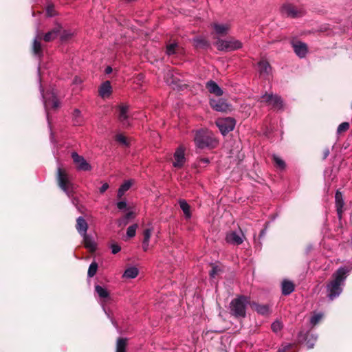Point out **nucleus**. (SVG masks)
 <instances>
[{"mask_svg": "<svg viewBox=\"0 0 352 352\" xmlns=\"http://www.w3.org/2000/svg\"><path fill=\"white\" fill-rule=\"evenodd\" d=\"M138 274V270L135 267H131L127 268L124 274L123 277L126 278H134Z\"/></svg>", "mask_w": 352, "mask_h": 352, "instance_id": "nucleus-31", "label": "nucleus"}, {"mask_svg": "<svg viewBox=\"0 0 352 352\" xmlns=\"http://www.w3.org/2000/svg\"><path fill=\"white\" fill-rule=\"evenodd\" d=\"M273 159H274V162L276 164V166L280 168V169H284L285 167V162L281 159L279 157L276 156V155H274L273 156Z\"/></svg>", "mask_w": 352, "mask_h": 352, "instance_id": "nucleus-41", "label": "nucleus"}, {"mask_svg": "<svg viewBox=\"0 0 352 352\" xmlns=\"http://www.w3.org/2000/svg\"><path fill=\"white\" fill-rule=\"evenodd\" d=\"M46 14L49 17H52L56 14L54 7L52 4H48L46 8Z\"/></svg>", "mask_w": 352, "mask_h": 352, "instance_id": "nucleus-44", "label": "nucleus"}, {"mask_svg": "<svg viewBox=\"0 0 352 352\" xmlns=\"http://www.w3.org/2000/svg\"><path fill=\"white\" fill-rule=\"evenodd\" d=\"M261 234H264V230L261 231Z\"/></svg>", "mask_w": 352, "mask_h": 352, "instance_id": "nucleus-61", "label": "nucleus"}, {"mask_svg": "<svg viewBox=\"0 0 352 352\" xmlns=\"http://www.w3.org/2000/svg\"><path fill=\"white\" fill-rule=\"evenodd\" d=\"M128 109L129 107L125 104H122L119 107V120L124 126H129V122L128 120Z\"/></svg>", "mask_w": 352, "mask_h": 352, "instance_id": "nucleus-20", "label": "nucleus"}, {"mask_svg": "<svg viewBox=\"0 0 352 352\" xmlns=\"http://www.w3.org/2000/svg\"><path fill=\"white\" fill-rule=\"evenodd\" d=\"M102 307L103 310L106 312V310H105V308L104 307V305H102Z\"/></svg>", "mask_w": 352, "mask_h": 352, "instance_id": "nucleus-59", "label": "nucleus"}, {"mask_svg": "<svg viewBox=\"0 0 352 352\" xmlns=\"http://www.w3.org/2000/svg\"><path fill=\"white\" fill-rule=\"evenodd\" d=\"M98 264L96 262H92L88 269L87 275L89 277H93L97 272Z\"/></svg>", "mask_w": 352, "mask_h": 352, "instance_id": "nucleus-40", "label": "nucleus"}, {"mask_svg": "<svg viewBox=\"0 0 352 352\" xmlns=\"http://www.w3.org/2000/svg\"><path fill=\"white\" fill-rule=\"evenodd\" d=\"M235 124L234 119L230 117L218 119L216 121V125L223 135L232 131L234 129Z\"/></svg>", "mask_w": 352, "mask_h": 352, "instance_id": "nucleus-9", "label": "nucleus"}, {"mask_svg": "<svg viewBox=\"0 0 352 352\" xmlns=\"http://www.w3.org/2000/svg\"><path fill=\"white\" fill-rule=\"evenodd\" d=\"M116 140L124 146H128V142L126 138L122 134H118L116 135Z\"/></svg>", "mask_w": 352, "mask_h": 352, "instance_id": "nucleus-47", "label": "nucleus"}, {"mask_svg": "<svg viewBox=\"0 0 352 352\" xmlns=\"http://www.w3.org/2000/svg\"><path fill=\"white\" fill-rule=\"evenodd\" d=\"M250 302L249 298L241 296L230 302V311L236 317L244 318L246 316V306Z\"/></svg>", "mask_w": 352, "mask_h": 352, "instance_id": "nucleus-5", "label": "nucleus"}, {"mask_svg": "<svg viewBox=\"0 0 352 352\" xmlns=\"http://www.w3.org/2000/svg\"><path fill=\"white\" fill-rule=\"evenodd\" d=\"M135 218V213L133 211H129L122 217L118 220L119 227L126 226L129 221Z\"/></svg>", "mask_w": 352, "mask_h": 352, "instance_id": "nucleus-25", "label": "nucleus"}, {"mask_svg": "<svg viewBox=\"0 0 352 352\" xmlns=\"http://www.w3.org/2000/svg\"><path fill=\"white\" fill-rule=\"evenodd\" d=\"M302 332H300V333H299V336H299V337H301V336H302Z\"/></svg>", "mask_w": 352, "mask_h": 352, "instance_id": "nucleus-60", "label": "nucleus"}, {"mask_svg": "<svg viewBox=\"0 0 352 352\" xmlns=\"http://www.w3.org/2000/svg\"><path fill=\"white\" fill-rule=\"evenodd\" d=\"M317 338V335L312 333L307 335V337L305 338V342L308 349H312L314 347L315 342L316 341Z\"/></svg>", "mask_w": 352, "mask_h": 352, "instance_id": "nucleus-36", "label": "nucleus"}, {"mask_svg": "<svg viewBox=\"0 0 352 352\" xmlns=\"http://www.w3.org/2000/svg\"><path fill=\"white\" fill-rule=\"evenodd\" d=\"M111 85L109 81L107 80L104 82L99 87V95L104 98H107L111 94Z\"/></svg>", "mask_w": 352, "mask_h": 352, "instance_id": "nucleus-23", "label": "nucleus"}, {"mask_svg": "<svg viewBox=\"0 0 352 352\" xmlns=\"http://www.w3.org/2000/svg\"><path fill=\"white\" fill-rule=\"evenodd\" d=\"M57 182L59 188L71 199L72 203L74 206H77L79 201L74 195L76 186L72 182V177L60 167L57 170Z\"/></svg>", "mask_w": 352, "mask_h": 352, "instance_id": "nucleus-2", "label": "nucleus"}, {"mask_svg": "<svg viewBox=\"0 0 352 352\" xmlns=\"http://www.w3.org/2000/svg\"><path fill=\"white\" fill-rule=\"evenodd\" d=\"M112 72V68L111 67H107L106 69H105V73L109 74L110 73Z\"/></svg>", "mask_w": 352, "mask_h": 352, "instance_id": "nucleus-56", "label": "nucleus"}, {"mask_svg": "<svg viewBox=\"0 0 352 352\" xmlns=\"http://www.w3.org/2000/svg\"><path fill=\"white\" fill-rule=\"evenodd\" d=\"M151 234H152V230L151 228H147V229L144 230V231L143 232V235H144L143 241L149 242Z\"/></svg>", "mask_w": 352, "mask_h": 352, "instance_id": "nucleus-45", "label": "nucleus"}, {"mask_svg": "<svg viewBox=\"0 0 352 352\" xmlns=\"http://www.w3.org/2000/svg\"><path fill=\"white\" fill-rule=\"evenodd\" d=\"M215 45L219 50L226 52L236 50L243 47L242 43L234 38L218 39Z\"/></svg>", "mask_w": 352, "mask_h": 352, "instance_id": "nucleus-6", "label": "nucleus"}, {"mask_svg": "<svg viewBox=\"0 0 352 352\" xmlns=\"http://www.w3.org/2000/svg\"><path fill=\"white\" fill-rule=\"evenodd\" d=\"M40 39H41V36L40 34L37 32L36 36H35L33 41L32 50L34 54L38 56V58H41L43 56L41 44L39 42Z\"/></svg>", "mask_w": 352, "mask_h": 352, "instance_id": "nucleus-21", "label": "nucleus"}, {"mask_svg": "<svg viewBox=\"0 0 352 352\" xmlns=\"http://www.w3.org/2000/svg\"><path fill=\"white\" fill-rule=\"evenodd\" d=\"M172 72L168 70L166 73V76L165 77V80L167 84H174L175 82V79L173 78Z\"/></svg>", "mask_w": 352, "mask_h": 352, "instance_id": "nucleus-43", "label": "nucleus"}, {"mask_svg": "<svg viewBox=\"0 0 352 352\" xmlns=\"http://www.w3.org/2000/svg\"><path fill=\"white\" fill-rule=\"evenodd\" d=\"M210 104L217 111L226 112L230 110V105L223 98L210 99Z\"/></svg>", "mask_w": 352, "mask_h": 352, "instance_id": "nucleus-12", "label": "nucleus"}, {"mask_svg": "<svg viewBox=\"0 0 352 352\" xmlns=\"http://www.w3.org/2000/svg\"><path fill=\"white\" fill-rule=\"evenodd\" d=\"M61 30V25L58 23H56L55 26L51 30L45 34L43 36V40L46 42H50L54 40L58 37V36H59Z\"/></svg>", "mask_w": 352, "mask_h": 352, "instance_id": "nucleus-13", "label": "nucleus"}, {"mask_svg": "<svg viewBox=\"0 0 352 352\" xmlns=\"http://www.w3.org/2000/svg\"><path fill=\"white\" fill-rule=\"evenodd\" d=\"M209 162L210 161L208 158H201L199 162V165H201V164H208Z\"/></svg>", "mask_w": 352, "mask_h": 352, "instance_id": "nucleus-54", "label": "nucleus"}, {"mask_svg": "<svg viewBox=\"0 0 352 352\" xmlns=\"http://www.w3.org/2000/svg\"><path fill=\"white\" fill-rule=\"evenodd\" d=\"M293 49L296 54L300 58H304L307 53V45L301 41L292 43Z\"/></svg>", "mask_w": 352, "mask_h": 352, "instance_id": "nucleus-14", "label": "nucleus"}, {"mask_svg": "<svg viewBox=\"0 0 352 352\" xmlns=\"http://www.w3.org/2000/svg\"><path fill=\"white\" fill-rule=\"evenodd\" d=\"M258 70L261 76L267 77L272 72V67L265 60H262L258 63Z\"/></svg>", "mask_w": 352, "mask_h": 352, "instance_id": "nucleus-16", "label": "nucleus"}, {"mask_svg": "<svg viewBox=\"0 0 352 352\" xmlns=\"http://www.w3.org/2000/svg\"><path fill=\"white\" fill-rule=\"evenodd\" d=\"M349 124L348 122H342L338 126V127L337 129V133H341L342 132H344V131H347L349 129Z\"/></svg>", "mask_w": 352, "mask_h": 352, "instance_id": "nucleus-42", "label": "nucleus"}, {"mask_svg": "<svg viewBox=\"0 0 352 352\" xmlns=\"http://www.w3.org/2000/svg\"><path fill=\"white\" fill-rule=\"evenodd\" d=\"M260 102L265 103L266 105L270 106L276 110H283L284 109L283 100L277 94H265L261 96Z\"/></svg>", "mask_w": 352, "mask_h": 352, "instance_id": "nucleus-7", "label": "nucleus"}, {"mask_svg": "<svg viewBox=\"0 0 352 352\" xmlns=\"http://www.w3.org/2000/svg\"><path fill=\"white\" fill-rule=\"evenodd\" d=\"M73 122L75 125H81L83 123V118L81 112L78 109H75L73 112Z\"/></svg>", "mask_w": 352, "mask_h": 352, "instance_id": "nucleus-34", "label": "nucleus"}, {"mask_svg": "<svg viewBox=\"0 0 352 352\" xmlns=\"http://www.w3.org/2000/svg\"><path fill=\"white\" fill-rule=\"evenodd\" d=\"M244 239L245 235L241 229L239 231H230L226 236V242L234 245H241L244 241Z\"/></svg>", "mask_w": 352, "mask_h": 352, "instance_id": "nucleus-10", "label": "nucleus"}, {"mask_svg": "<svg viewBox=\"0 0 352 352\" xmlns=\"http://www.w3.org/2000/svg\"><path fill=\"white\" fill-rule=\"evenodd\" d=\"M74 82L75 83H80L81 80L78 78L76 77L75 79H74Z\"/></svg>", "mask_w": 352, "mask_h": 352, "instance_id": "nucleus-57", "label": "nucleus"}, {"mask_svg": "<svg viewBox=\"0 0 352 352\" xmlns=\"http://www.w3.org/2000/svg\"><path fill=\"white\" fill-rule=\"evenodd\" d=\"M126 338H119L117 340L116 352H126Z\"/></svg>", "mask_w": 352, "mask_h": 352, "instance_id": "nucleus-35", "label": "nucleus"}, {"mask_svg": "<svg viewBox=\"0 0 352 352\" xmlns=\"http://www.w3.org/2000/svg\"><path fill=\"white\" fill-rule=\"evenodd\" d=\"M351 270L352 266L340 267L333 274L332 280L327 285V296L330 300H333L341 294L345 280Z\"/></svg>", "mask_w": 352, "mask_h": 352, "instance_id": "nucleus-1", "label": "nucleus"}, {"mask_svg": "<svg viewBox=\"0 0 352 352\" xmlns=\"http://www.w3.org/2000/svg\"><path fill=\"white\" fill-rule=\"evenodd\" d=\"M83 238V243L86 248L89 249L91 252H94L96 250V244L93 238L85 234V235H81Z\"/></svg>", "mask_w": 352, "mask_h": 352, "instance_id": "nucleus-26", "label": "nucleus"}, {"mask_svg": "<svg viewBox=\"0 0 352 352\" xmlns=\"http://www.w3.org/2000/svg\"><path fill=\"white\" fill-rule=\"evenodd\" d=\"M212 27L213 28L215 33L220 36L226 35L230 29V25L228 24L223 23H214L212 24Z\"/></svg>", "mask_w": 352, "mask_h": 352, "instance_id": "nucleus-24", "label": "nucleus"}, {"mask_svg": "<svg viewBox=\"0 0 352 352\" xmlns=\"http://www.w3.org/2000/svg\"><path fill=\"white\" fill-rule=\"evenodd\" d=\"M95 292L100 299L104 300L109 297L108 290L100 285H97L95 286Z\"/></svg>", "mask_w": 352, "mask_h": 352, "instance_id": "nucleus-30", "label": "nucleus"}, {"mask_svg": "<svg viewBox=\"0 0 352 352\" xmlns=\"http://www.w3.org/2000/svg\"><path fill=\"white\" fill-rule=\"evenodd\" d=\"M116 206L120 210H125L127 209V204L125 201H118Z\"/></svg>", "mask_w": 352, "mask_h": 352, "instance_id": "nucleus-51", "label": "nucleus"}, {"mask_svg": "<svg viewBox=\"0 0 352 352\" xmlns=\"http://www.w3.org/2000/svg\"><path fill=\"white\" fill-rule=\"evenodd\" d=\"M109 188V184L107 183H104L100 188V192L103 193Z\"/></svg>", "mask_w": 352, "mask_h": 352, "instance_id": "nucleus-52", "label": "nucleus"}, {"mask_svg": "<svg viewBox=\"0 0 352 352\" xmlns=\"http://www.w3.org/2000/svg\"><path fill=\"white\" fill-rule=\"evenodd\" d=\"M329 155V148L324 149L323 152V159H326Z\"/></svg>", "mask_w": 352, "mask_h": 352, "instance_id": "nucleus-55", "label": "nucleus"}, {"mask_svg": "<svg viewBox=\"0 0 352 352\" xmlns=\"http://www.w3.org/2000/svg\"><path fill=\"white\" fill-rule=\"evenodd\" d=\"M192 42L196 48L207 49L210 47V43L202 37L194 38Z\"/></svg>", "mask_w": 352, "mask_h": 352, "instance_id": "nucleus-27", "label": "nucleus"}, {"mask_svg": "<svg viewBox=\"0 0 352 352\" xmlns=\"http://www.w3.org/2000/svg\"><path fill=\"white\" fill-rule=\"evenodd\" d=\"M72 157L78 170L88 171L91 169V165L82 156L79 155L77 153L73 152Z\"/></svg>", "mask_w": 352, "mask_h": 352, "instance_id": "nucleus-11", "label": "nucleus"}, {"mask_svg": "<svg viewBox=\"0 0 352 352\" xmlns=\"http://www.w3.org/2000/svg\"><path fill=\"white\" fill-rule=\"evenodd\" d=\"M131 185L132 182L131 180L126 181L123 184H122L118 190V197L121 198L125 192L131 188Z\"/></svg>", "mask_w": 352, "mask_h": 352, "instance_id": "nucleus-33", "label": "nucleus"}, {"mask_svg": "<svg viewBox=\"0 0 352 352\" xmlns=\"http://www.w3.org/2000/svg\"><path fill=\"white\" fill-rule=\"evenodd\" d=\"M220 268L217 265H213L212 270L210 272V276L211 278H214L217 274L220 272Z\"/></svg>", "mask_w": 352, "mask_h": 352, "instance_id": "nucleus-49", "label": "nucleus"}, {"mask_svg": "<svg viewBox=\"0 0 352 352\" xmlns=\"http://www.w3.org/2000/svg\"><path fill=\"white\" fill-rule=\"evenodd\" d=\"M178 45L176 43H173L167 45L166 46V54L168 55H173L176 53Z\"/></svg>", "mask_w": 352, "mask_h": 352, "instance_id": "nucleus-38", "label": "nucleus"}, {"mask_svg": "<svg viewBox=\"0 0 352 352\" xmlns=\"http://www.w3.org/2000/svg\"><path fill=\"white\" fill-rule=\"evenodd\" d=\"M281 12L283 15L291 18H296L304 14L303 8L297 6L292 3H285L281 7Z\"/></svg>", "mask_w": 352, "mask_h": 352, "instance_id": "nucleus-8", "label": "nucleus"}, {"mask_svg": "<svg viewBox=\"0 0 352 352\" xmlns=\"http://www.w3.org/2000/svg\"><path fill=\"white\" fill-rule=\"evenodd\" d=\"M292 346V344L290 343H285L281 345V346L278 349V352H286L289 351Z\"/></svg>", "mask_w": 352, "mask_h": 352, "instance_id": "nucleus-48", "label": "nucleus"}, {"mask_svg": "<svg viewBox=\"0 0 352 352\" xmlns=\"http://www.w3.org/2000/svg\"><path fill=\"white\" fill-rule=\"evenodd\" d=\"M336 207L338 217L340 219L342 214V209L344 202L342 198V195L340 192L337 191L335 195Z\"/></svg>", "mask_w": 352, "mask_h": 352, "instance_id": "nucleus-22", "label": "nucleus"}, {"mask_svg": "<svg viewBox=\"0 0 352 352\" xmlns=\"http://www.w3.org/2000/svg\"><path fill=\"white\" fill-rule=\"evenodd\" d=\"M110 248L111 250V252L113 254L118 253L121 250L120 246L115 243H111Z\"/></svg>", "mask_w": 352, "mask_h": 352, "instance_id": "nucleus-50", "label": "nucleus"}, {"mask_svg": "<svg viewBox=\"0 0 352 352\" xmlns=\"http://www.w3.org/2000/svg\"><path fill=\"white\" fill-rule=\"evenodd\" d=\"M282 324L279 321H275L272 324V329L274 332H278L282 329Z\"/></svg>", "mask_w": 352, "mask_h": 352, "instance_id": "nucleus-46", "label": "nucleus"}, {"mask_svg": "<svg viewBox=\"0 0 352 352\" xmlns=\"http://www.w3.org/2000/svg\"><path fill=\"white\" fill-rule=\"evenodd\" d=\"M138 227V226L136 223L130 226L126 230V236L129 238L135 236Z\"/></svg>", "mask_w": 352, "mask_h": 352, "instance_id": "nucleus-39", "label": "nucleus"}, {"mask_svg": "<svg viewBox=\"0 0 352 352\" xmlns=\"http://www.w3.org/2000/svg\"><path fill=\"white\" fill-rule=\"evenodd\" d=\"M175 161L173 166L176 168H181L185 162L184 150L182 148H178L174 154Z\"/></svg>", "mask_w": 352, "mask_h": 352, "instance_id": "nucleus-15", "label": "nucleus"}, {"mask_svg": "<svg viewBox=\"0 0 352 352\" xmlns=\"http://www.w3.org/2000/svg\"><path fill=\"white\" fill-rule=\"evenodd\" d=\"M179 204L185 215V217L186 219H190L192 216L190 212V207L189 204L186 202V201L184 199H180L179 200Z\"/></svg>", "mask_w": 352, "mask_h": 352, "instance_id": "nucleus-29", "label": "nucleus"}, {"mask_svg": "<svg viewBox=\"0 0 352 352\" xmlns=\"http://www.w3.org/2000/svg\"><path fill=\"white\" fill-rule=\"evenodd\" d=\"M324 314L322 312H314L310 318V324L312 327L318 324L323 318Z\"/></svg>", "mask_w": 352, "mask_h": 352, "instance_id": "nucleus-32", "label": "nucleus"}, {"mask_svg": "<svg viewBox=\"0 0 352 352\" xmlns=\"http://www.w3.org/2000/svg\"><path fill=\"white\" fill-rule=\"evenodd\" d=\"M38 72L39 75V89L43 98V104L46 113L47 120L49 126H50V109H56L59 107V101L56 98V93L54 90L47 91L46 94L44 93L43 88L41 85V78L40 74V67L38 68Z\"/></svg>", "mask_w": 352, "mask_h": 352, "instance_id": "nucleus-3", "label": "nucleus"}, {"mask_svg": "<svg viewBox=\"0 0 352 352\" xmlns=\"http://www.w3.org/2000/svg\"><path fill=\"white\" fill-rule=\"evenodd\" d=\"M50 135H51V140H53V134H52V132H51Z\"/></svg>", "mask_w": 352, "mask_h": 352, "instance_id": "nucleus-58", "label": "nucleus"}, {"mask_svg": "<svg viewBox=\"0 0 352 352\" xmlns=\"http://www.w3.org/2000/svg\"><path fill=\"white\" fill-rule=\"evenodd\" d=\"M251 307L256 311L258 314L261 315H267L270 312L269 306L267 305H260L256 302H252Z\"/></svg>", "mask_w": 352, "mask_h": 352, "instance_id": "nucleus-28", "label": "nucleus"}, {"mask_svg": "<svg viewBox=\"0 0 352 352\" xmlns=\"http://www.w3.org/2000/svg\"><path fill=\"white\" fill-rule=\"evenodd\" d=\"M142 249L144 252H146L148 250L149 247V242L148 241H142Z\"/></svg>", "mask_w": 352, "mask_h": 352, "instance_id": "nucleus-53", "label": "nucleus"}, {"mask_svg": "<svg viewBox=\"0 0 352 352\" xmlns=\"http://www.w3.org/2000/svg\"><path fill=\"white\" fill-rule=\"evenodd\" d=\"M74 35V32L71 30H61L60 33L59 34L60 38L62 41H67L72 38V37Z\"/></svg>", "mask_w": 352, "mask_h": 352, "instance_id": "nucleus-37", "label": "nucleus"}, {"mask_svg": "<svg viewBox=\"0 0 352 352\" xmlns=\"http://www.w3.org/2000/svg\"><path fill=\"white\" fill-rule=\"evenodd\" d=\"M295 289L294 283L287 279H284L281 283V292L284 296L291 294Z\"/></svg>", "mask_w": 352, "mask_h": 352, "instance_id": "nucleus-17", "label": "nucleus"}, {"mask_svg": "<svg viewBox=\"0 0 352 352\" xmlns=\"http://www.w3.org/2000/svg\"><path fill=\"white\" fill-rule=\"evenodd\" d=\"M206 88L210 94H213L217 96L223 95L221 88L213 80H209L206 82Z\"/></svg>", "mask_w": 352, "mask_h": 352, "instance_id": "nucleus-19", "label": "nucleus"}, {"mask_svg": "<svg viewBox=\"0 0 352 352\" xmlns=\"http://www.w3.org/2000/svg\"><path fill=\"white\" fill-rule=\"evenodd\" d=\"M76 228L80 236L85 235V234H87L88 224L82 217H79L77 218Z\"/></svg>", "mask_w": 352, "mask_h": 352, "instance_id": "nucleus-18", "label": "nucleus"}, {"mask_svg": "<svg viewBox=\"0 0 352 352\" xmlns=\"http://www.w3.org/2000/svg\"><path fill=\"white\" fill-rule=\"evenodd\" d=\"M194 140L196 146L201 149L205 148H214L217 144V141L214 138L212 133L205 129L197 131Z\"/></svg>", "mask_w": 352, "mask_h": 352, "instance_id": "nucleus-4", "label": "nucleus"}]
</instances>
